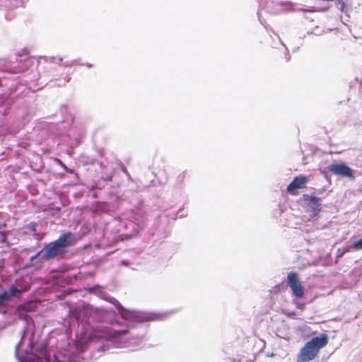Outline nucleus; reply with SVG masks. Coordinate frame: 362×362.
<instances>
[{"instance_id":"11","label":"nucleus","mask_w":362,"mask_h":362,"mask_svg":"<svg viewBox=\"0 0 362 362\" xmlns=\"http://www.w3.org/2000/svg\"><path fill=\"white\" fill-rule=\"evenodd\" d=\"M32 362H49V358L45 352H42V356H33L31 357Z\"/></svg>"},{"instance_id":"5","label":"nucleus","mask_w":362,"mask_h":362,"mask_svg":"<svg viewBox=\"0 0 362 362\" xmlns=\"http://www.w3.org/2000/svg\"><path fill=\"white\" fill-rule=\"evenodd\" d=\"M29 287L18 288L11 286L8 290H4L0 293V306H6L13 297L19 298L23 292L28 291Z\"/></svg>"},{"instance_id":"6","label":"nucleus","mask_w":362,"mask_h":362,"mask_svg":"<svg viewBox=\"0 0 362 362\" xmlns=\"http://www.w3.org/2000/svg\"><path fill=\"white\" fill-rule=\"evenodd\" d=\"M329 171L335 175L348 177L351 180L355 178L353 170L344 163H332L329 166Z\"/></svg>"},{"instance_id":"3","label":"nucleus","mask_w":362,"mask_h":362,"mask_svg":"<svg viewBox=\"0 0 362 362\" xmlns=\"http://www.w3.org/2000/svg\"><path fill=\"white\" fill-rule=\"evenodd\" d=\"M287 284L289 286L292 294L297 298L304 296V288L298 274L295 272H289L287 275Z\"/></svg>"},{"instance_id":"7","label":"nucleus","mask_w":362,"mask_h":362,"mask_svg":"<svg viewBox=\"0 0 362 362\" xmlns=\"http://www.w3.org/2000/svg\"><path fill=\"white\" fill-rule=\"evenodd\" d=\"M33 65V59L31 57H27L24 59L19 60L18 65L13 67L11 72L13 74L25 72L28 71Z\"/></svg>"},{"instance_id":"2","label":"nucleus","mask_w":362,"mask_h":362,"mask_svg":"<svg viewBox=\"0 0 362 362\" xmlns=\"http://www.w3.org/2000/svg\"><path fill=\"white\" fill-rule=\"evenodd\" d=\"M328 340V336L322 334L306 342L297 355V362H308L313 360L318 355L320 350L327 346Z\"/></svg>"},{"instance_id":"15","label":"nucleus","mask_w":362,"mask_h":362,"mask_svg":"<svg viewBox=\"0 0 362 362\" xmlns=\"http://www.w3.org/2000/svg\"><path fill=\"white\" fill-rule=\"evenodd\" d=\"M24 308V306L23 305H19L18 308H17V311L19 313V315L21 316V310H23Z\"/></svg>"},{"instance_id":"18","label":"nucleus","mask_w":362,"mask_h":362,"mask_svg":"<svg viewBox=\"0 0 362 362\" xmlns=\"http://www.w3.org/2000/svg\"><path fill=\"white\" fill-rule=\"evenodd\" d=\"M87 66H88V67H91V66H92V65H90V64H88V65H87Z\"/></svg>"},{"instance_id":"10","label":"nucleus","mask_w":362,"mask_h":362,"mask_svg":"<svg viewBox=\"0 0 362 362\" xmlns=\"http://www.w3.org/2000/svg\"><path fill=\"white\" fill-rule=\"evenodd\" d=\"M335 6L341 12H345L347 8V4L344 0H335Z\"/></svg>"},{"instance_id":"8","label":"nucleus","mask_w":362,"mask_h":362,"mask_svg":"<svg viewBox=\"0 0 362 362\" xmlns=\"http://www.w3.org/2000/svg\"><path fill=\"white\" fill-rule=\"evenodd\" d=\"M303 199L308 206H310L314 211H320L321 209V199L308 194H303Z\"/></svg>"},{"instance_id":"9","label":"nucleus","mask_w":362,"mask_h":362,"mask_svg":"<svg viewBox=\"0 0 362 362\" xmlns=\"http://www.w3.org/2000/svg\"><path fill=\"white\" fill-rule=\"evenodd\" d=\"M187 171L180 172L175 179V185L178 187L182 186L185 183Z\"/></svg>"},{"instance_id":"1","label":"nucleus","mask_w":362,"mask_h":362,"mask_svg":"<svg viewBox=\"0 0 362 362\" xmlns=\"http://www.w3.org/2000/svg\"><path fill=\"white\" fill-rule=\"evenodd\" d=\"M74 237L71 233L62 235L57 240L45 245L43 249L31 257L30 266L40 269L45 261L61 257L66 248L74 244Z\"/></svg>"},{"instance_id":"13","label":"nucleus","mask_w":362,"mask_h":362,"mask_svg":"<svg viewBox=\"0 0 362 362\" xmlns=\"http://www.w3.org/2000/svg\"><path fill=\"white\" fill-rule=\"evenodd\" d=\"M128 332H129L128 329H122V330H119V331L112 330V332L110 334V335L112 337H117L122 336L123 334H126L127 333H128Z\"/></svg>"},{"instance_id":"16","label":"nucleus","mask_w":362,"mask_h":362,"mask_svg":"<svg viewBox=\"0 0 362 362\" xmlns=\"http://www.w3.org/2000/svg\"><path fill=\"white\" fill-rule=\"evenodd\" d=\"M30 228L31 230H33V231H35V230H36L35 229V223H32L30 225Z\"/></svg>"},{"instance_id":"4","label":"nucleus","mask_w":362,"mask_h":362,"mask_svg":"<svg viewBox=\"0 0 362 362\" xmlns=\"http://www.w3.org/2000/svg\"><path fill=\"white\" fill-rule=\"evenodd\" d=\"M309 182V179L304 175L296 176L291 182L286 187V192L288 194L296 196L298 194V190L305 189Z\"/></svg>"},{"instance_id":"17","label":"nucleus","mask_w":362,"mask_h":362,"mask_svg":"<svg viewBox=\"0 0 362 362\" xmlns=\"http://www.w3.org/2000/svg\"><path fill=\"white\" fill-rule=\"evenodd\" d=\"M18 346H16V352L18 353Z\"/></svg>"},{"instance_id":"12","label":"nucleus","mask_w":362,"mask_h":362,"mask_svg":"<svg viewBox=\"0 0 362 362\" xmlns=\"http://www.w3.org/2000/svg\"><path fill=\"white\" fill-rule=\"evenodd\" d=\"M110 302L117 308L118 310L122 311L120 313V314L123 317H124V315L122 313V312H124V309L122 307V305H121V303L117 300H116L115 298H112V300H111Z\"/></svg>"},{"instance_id":"14","label":"nucleus","mask_w":362,"mask_h":362,"mask_svg":"<svg viewBox=\"0 0 362 362\" xmlns=\"http://www.w3.org/2000/svg\"><path fill=\"white\" fill-rule=\"evenodd\" d=\"M354 249L355 250H361L362 249V238L358 241L356 242L353 245Z\"/></svg>"}]
</instances>
